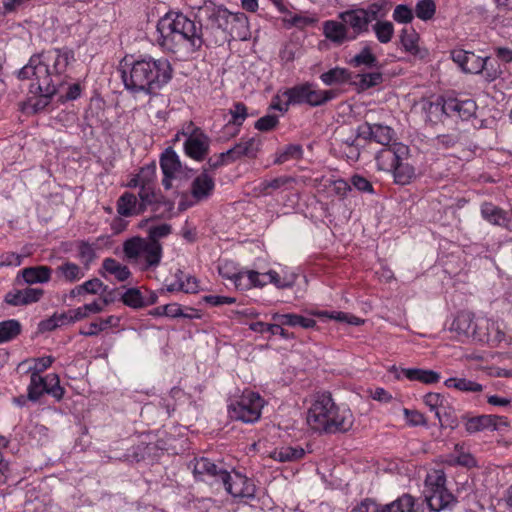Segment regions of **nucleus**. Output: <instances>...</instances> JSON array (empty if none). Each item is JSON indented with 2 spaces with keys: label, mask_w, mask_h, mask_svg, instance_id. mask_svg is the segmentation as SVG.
Here are the masks:
<instances>
[{
  "label": "nucleus",
  "mask_w": 512,
  "mask_h": 512,
  "mask_svg": "<svg viewBox=\"0 0 512 512\" xmlns=\"http://www.w3.org/2000/svg\"><path fill=\"white\" fill-rule=\"evenodd\" d=\"M161 46L175 54L189 55L204 44L202 25L182 12L169 11L157 23Z\"/></svg>",
  "instance_id": "f257e3e1"
},
{
  "label": "nucleus",
  "mask_w": 512,
  "mask_h": 512,
  "mask_svg": "<svg viewBox=\"0 0 512 512\" xmlns=\"http://www.w3.org/2000/svg\"><path fill=\"white\" fill-rule=\"evenodd\" d=\"M127 90L133 93L154 94L172 77V69L167 59L150 56L135 60L128 70L121 71Z\"/></svg>",
  "instance_id": "f03ea898"
},
{
  "label": "nucleus",
  "mask_w": 512,
  "mask_h": 512,
  "mask_svg": "<svg viewBox=\"0 0 512 512\" xmlns=\"http://www.w3.org/2000/svg\"><path fill=\"white\" fill-rule=\"evenodd\" d=\"M309 427L320 433H344L354 423L350 409L337 406L329 392L317 393L307 413Z\"/></svg>",
  "instance_id": "7ed1b4c3"
},
{
  "label": "nucleus",
  "mask_w": 512,
  "mask_h": 512,
  "mask_svg": "<svg viewBox=\"0 0 512 512\" xmlns=\"http://www.w3.org/2000/svg\"><path fill=\"white\" fill-rule=\"evenodd\" d=\"M37 89L59 92L66 83L65 74L68 65L74 60V54L69 49H52L37 55Z\"/></svg>",
  "instance_id": "20e7f679"
},
{
  "label": "nucleus",
  "mask_w": 512,
  "mask_h": 512,
  "mask_svg": "<svg viewBox=\"0 0 512 512\" xmlns=\"http://www.w3.org/2000/svg\"><path fill=\"white\" fill-rule=\"evenodd\" d=\"M171 231L172 227L167 223L151 226L148 230V239L135 236L123 243L124 255L130 261H137L143 257L146 268L158 266L162 258V246L159 239L167 237Z\"/></svg>",
  "instance_id": "39448f33"
},
{
  "label": "nucleus",
  "mask_w": 512,
  "mask_h": 512,
  "mask_svg": "<svg viewBox=\"0 0 512 512\" xmlns=\"http://www.w3.org/2000/svg\"><path fill=\"white\" fill-rule=\"evenodd\" d=\"M378 159L390 161L394 182L398 185H407L415 178V167L410 159V149L402 143H394L381 150Z\"/></svg>",
  "instance_id": "423d86ee"
},
{
  "label": "nucleus",
  "mask_w": 512,
  "mask_h": 512,
  "mask_svg": "<svg viewBox=\"0 0 512 512\" xmlns=\"http://www.w3.org/2000/svg\"><path fill=\"white\" fill-rule=\"evenodd\" d=\"M446 477L442 470L429 473L425 480V499L432 511L439 512L457 502L456 498L445 487Z\"/></svg>",
  "instance_id": "0eeeda50"
},
{
  "label": "nucleus",
  "mask_w": 512,
  "mask_h": 512,
  "mask_svg": "<svg viewBox=\"0 0 512 512\" xmlns=\"http://www.w3.org/2000/svg\"><path fill=\"white\" fill-rule=\"evenodd\" d=\"M262 408L263 400L260 395L249 391L244 392L239 400L228 406V413L231 419L254 423L259 420Z\"/></svg>",
  "instance_id": "6e6552de"
},
{
  "label": "nucleus",
  "mask_w": 512,
  "mask_h": 512,
  "mask_svg": "<svg viewBox=\"0 0 512 512\" xmlns=\"http://www.w3.org/2000/svg\"><path fill=\"white\" fill-rule=\"evenodd\" d=\"M44 393L50 394L57 401L63 398L64 388L60 386L58 375L49 374L46 377H42L37 371H32L28 387V398L31 401H37Z\"/></svg>",
  "instance_id": "1a4fd4ad"
},
{
  "label": "nucleus",
  "mask_w": 512,
  "mask_h": 512,
  "mask_svg": "<svg viewBox=\"0 0 512 512\" xmlns=\"http://www.w3.org/2000/svg\"><path fill=\"white\" fill-rule=\"evenodd\" d=\"M190 466H192L195 478L209 484L221 483L223 479H229V472L218 467L207 458L195 459Z\"/></svg>",
  "instance_id": "9d476101"
},
{
  "label": "nucleus",
  "mask_w": 512,
  "mask_h": 512,
  "mask_svg": "<svg viewBox=\"0 0 512 512\" xmlns=\"http://www.w3.org/2000/svg\"><path fill=\"white\" fill-rule=\"evenodd\" d=\"M225 490L235 498L253 499L255 497L256 487L252 480L240 473H229V479H223Z\"/></svg>",
  "instance_id": "9b49d317"
},
{
  "label": "nucleus",
  "mask_w": 512,
  "mask_h": 512,
  "mask_svg": "<svg viewBox=\"0 0 512 512\" xmlns=\"http://www.w3.org/2000/svg\"><path fill=\"white\" fill-rule=\"evenodd\" d=\"M480 212L483 219L490 224L512 232V210H504L491 202H484Z\"/></svg>",
  "instance_id": "f8f14e48"
},
{
  "label": "nucleus",
  "mask_w": 512,
  "mask_h": 512,
  "mask_svg": "<svg viewBox=\"0 0 512 512\" xmlns=\"http://www.w3.org/2000/svg\"><path fill=\"white\" fill-rule=\"evenodd\" d=\"M184 149L189 157L203 160L209 151V138L200 128H194L185 140Z\"/></svg>",
  "instance_id": "ddd939ff"
},
{
  "label": "nucleus",
  "mask_w": 512,
  "mask_h": 512,
  "mask_svg": "<svg viewBox=\"0 0 512 512\" xmlns=\"http://www.w3.org/2000/svg\"><path fill=\"white\" fill-rule=\"evenodd\" d=\"M477 106L471 99L459 100L457 98H447L443 100L442 112L449 117L458 116L462 119L471 118L476 112Z\"/></svg>",
  "instance_id": "4468645a"
},
{
  "label": "nucleus",
  "mask_w": 512,
  "mask_h": 512,
  "mask_svg": "<svg viewBox=\"0 0 512 512\" xmlns=\"http://www.w3.org/2000/svg\"><path fill=\"white\" fill-rule=\"evenodd\" d=\"M339 19L344 22L347 29H352L353 36L351 39H355L358 35L369 31V22L362 11V8H354L343 11L339 14Z\"/></svg>",
  "instance_id": "2eb2a0df"
},
{
  "label": "nucleus",
  "mask_w": 512,
  "mask_h": 512,
  "mask_svg": "<svg viewBox=\"0 0 512 512\" xmlns=\"http://www.w3.org/2000/svg\"><path fill=\"white\" fill-rule=\"evenodd\" d=\"M142 205H145V210L150 209L154 218L159 219L171 218L174 210V202L157 192H153V197H149L148 201L142 200Z\"/></svg>",
  "instance_id": "dca6fc26"
},
{
  "label": "nucleus",
  "mask_w": 512,
  "mask_h": 512,
  "mask_svg": "<svg viewBox=\"0 0 512 512\" xmlns=\"http://www.w3.org/2000/svg\"><path fill=\"white\" fill-rule=\"evenodd\" d=\"M215 188V182L211 175L208 174V169L204 168L191 183V195L196 202L208 199Z\"/></svg>",
  "instance_id": "f3484780"
},
{
  "label": "nucleus",
  "mask_w": 512,
  "mask_h": 512,
  "mask_svg": "<svg viewBox=\"0 0 512 512\" xmlns=\"http://www.w3.org/2000/svg\"><path fill=\"white\" fill-rule=\"evenodd\" d=\"M200 10L212 28L221 29L222 31L227 28V21H229L228 19L232 12L228 11L225 7L208 2Z\"/></svg>",
  "instance_id": "a211bd4d"
},
{
  "label": "nucleus",
  "mask_w": 512,
  "mask_h": 512,
  "mask_svg": "<svg viewBox=\"0 0 512 512\" xmlns=\"http://www.w3.org/2000/svg\"><path fill=\"white\" fill-rule=\"evenodd\" d=\"M228 20L227 28L224 29V32L229 34L232 39L246 40L250 37L249 22L244 13H231Z\"/></svg>",
  "instance_id": "6ab92c4d"
},
{
  "label": "nucleus",
  "mask_w": 512,
  "mask_h": 512,
  "mask_svg": "<svg viewBox=\"0 0 512 512\" xmlns=\"http://www.w3.org/2000/svg\"><path fill=\"white\" fill-rule=\"evenodd\" d=\"M219 272L223 277L233 280L235 287L240 290L250 289L251 287H263L267 283V281L260 279L261 275L256 271L239 272L230 275L229 273H224L222 268H219Z\"/></svg>",
  "instance_id": "aec40b11"
},
{
  "label": "nucleus",
  "mask_w": 512,
  "mask_h": 512,
  "mask_svg": "<svg viewBox=\"0 0 512 512\" xmlns=\"http://www.w3.org/2000/svg\"><path fill=\"white\" fill-rule=\"evenodd\" d=\"M231 120L224 126V136H220V138L236 136L243 122L248 116L247 107L242 102H236L233 105V108L230 109Z\"/></svg>",
  "instance_id": "412c9836"
},
{
  "label": "nucleus",
  "mask_w": 512,
  "mask_h": 512,
  "mask_svg": "<svg viewBox=\"0 0 512 512\" xmlns=\"http://www.w3.org/2000/svg\"><path fill=\"white\" fill-rule=\"evenodd\" d=\"M260 145L261 140L256 137H252L247 140H242L234 145V147L228 150V154H230L233 162L242 157L255 158L259 152Z\"/></svg>",
  "instance_id": "4be33fe9"
},
{
  "label": "nucleus",
  "mask_w": 512,
  "mask_h": 512,
  "mask_svg": "<svg viewBox=\"0 0 512 512\" xmlns=\"http://www.w3.org/2000/svg\"><path fill=\"white\" fill-rule=\"evenodd\" d=\"M145 211V205H142V199L138 201L137 197L129 192H125L117 201V212L124 217L139 215Z\"/></svg>",
  "instance_id": "5701e85b"
},
{
  "label": "nucleus",
  "mask_w": 512,
  "mask_h": 512,
  "mask_svg": "<svg viewBox=\"0 0 512 512\" xmlns=\"http://www.w3.org/2000/svg\"><path fill=\"white\" fill-rule=\"evenodd\" d=\"M155 177L156 165L154 163L141 168L138 173L141 182V189L138 193L139 199L148 201L149 197H153Z\"/></svg>",
  "instance_id": "b1692460"
},
{
  "label": "nucleus",
  "mask_w": 512,
  "mask_h": 512,
  "mask_svg": "<svg viewBox=\"0 0 512 512\" xmlns=\"http://www.w3.org/2000/svg\"><path fill=\"white\" fill-rule=\"evenodd\" d=\"M498 421H502V417L496 415H480L467 419L465 428L469 433L479 432L488 428L497 430Z\"/></svg>",
  "instance_id": "393cba45"
},
{
  "label": "nucleus",
  "mask_w": 512,
  "mask_h": 512,
  "mask_svg": "<svg viewBox=\"0 0 512 512\" xmlns=\"http://www.w3.org/2000/svg\"><path fill=\"white\" fill-rule=\"evenodd\" d=\"M323 33L327 39L336 43L342 44L346 40L351 39L348 36V29L344 22H337L328 20L323 24Z\"/></svg>",
  "instance_id": "a878e982"
},
{
  "label": "nucleus",
  "mask_w": 512,
  "mask_h": 512,
  "mask_svg": "<svg viewBox=\"0 0 512 512\" xmlns=\"http://www.w3.org/2000/svg\"><path fill=\"white\" fill-rule=\"evenodd\" d=\"M272 319L275 322H279L280 325L284 326H290V327H297L300 326L305 329L313 328L316 326V321L312 318H306L298 314L293 313H287V314H280V313H274L272 314Z\"/></svg>",
  "instance_id": "bb28decb"
},
{
  "label": "nucleus",
  "mask_w": 512,
  "mask_h": 512,
  "mask_svg": "<svg viewBox=\"0 0 512 512\" xmlns=\"http://www.w3.org/2000/svg\"><path fill=\"white\" fill-rule=\"evenodd\" d=\"M349 64L354 68L363 66L369 69H379L381 67L377 57L374 55L372 48L369 45H365L359 53L354 55L350 59Z\"/></svg>",
  "instance_id": "cd10ccee"
},
{
  "label": "nucleus",
  "mask_w": 512,
  "mask_h": 512,
  "mask_svg": "<svg viewBox=\"0 0 512 512\" xmlns=\"http://www.w3.org/2000/svg\"><path fill=\"white\" fill-rule=\"evenodd\" d=\"M474 327L472 314L468 312L459 313L450 326V331L455 332L459 337H471Z\"/></svg>",
  "instance_id": "c85d7f7f"
},
{
  "label": "nucleus",
  "mask_w": 512,
  "mask_h": 512,
  "mask_svg": "<svg viewBox=\"0 0 512 512\" xmlns=\"http://www.w3.org/2000/svg\"><path fill=\"white\" fill-rule=\"evenodd\" d=\"M52 269L48 266L27 267L21 271L25 283L32 285L36 283H46L51 278Z\"/></svg>",
  "instance_id": "c756f323"
},
{
  "label": "nucleus",
  "mask_w": 512,
  "mask_h": 512,
  "mask_svg": "<svg viewBox=\"0 0 512 512\" xmlns=\"http://www.w3.org/2000/svg\"><path fill=\"white\" fill-rule=\"evenodd\" d=\"M401 373L411 381H419L424 384H433L440 380V374L433 370L404 368Z\"/></svg>",
  "instance_id": "7c9ffc66"
},
{
  "label": "nucleus",
  "mask_w": 512,
  "mask_h": 512,
  "mask_svg": "<svg viewBox=\"0 0 512 512\" xmlns=\"http://www.w3.org/2000/svg\"><path fill=\"white\" fill-rule=\"evenodd\" d=\"M56 275L61 280L73 283L81 280L85 276V272L79 265L67 261L56 268Z\"/></svg>",
  "instance_id": "2f4dec72"
},
{
  "label": "nucleus",
  "mask_w": 512,
  "mask_h": 512,
  "mask_svg": "<svg viewBox=\"0 0 512 512\" xmlns=\"http://www.w3.org/2000/svg\"><path fill=\"white\" fill-rule=\"evenodd\" d=\"M160 166L163 175H175L181 169V163L176 152L172 148H167L160 158Z\"/></svg>",
  "instance_id": "473e14b6"
},
{
  "label": "nucleus",
  "mask_w": 512,
  "mask_h": 512,
  "mask_svg": "<svg viewBox=\"0 0 512 512\" xmlns=\"http://www.w3.org/2000/svg\"><path fill=\"white\" fill-rule=\"evenodd\" d=\"M249 328L257 333L269 332L272 335H280L284 339L294 338V333H290L285 330L279 322H275L274 324H266L264 322L258 321L251 323Z\"/></svg>",
  "instance_id": "72a5a7b5"
},
{
  "label": "nucleus",
  "mask_w": 512,
  "mask_h": 512,
  "mask_svg": "<svg viewBox=\"0 0 512 512\" xmlns=\"http://www.w3.org/2000/svg\"><path fill=\"white\" fill-rule=\"evenodd\" d=\"M381 512H415L414 498L404 494L395 501L381 506Z\"/></svg>",
  "instance_id": "f704fd0d"
},
{
  "label": "nucleus",
  "mask_w": 512,
  "mask_h": 512,
  "mask_svg": "<svg viewBox=\"0 0 512 512\" xmlns=\"http://www.w3.org/2000/svg\"><path fill=\"white\" fill-rule=\"evenodd\" d=\"M305 455V451L301 447H281L275 449L271 453V458L280 462H291L301 459Z\"/></svg>",
  "instance_id": "c9c22d12"
},
{
  "label": "nucleus",
  "mask_w": 512,
  "mask_h": 512,
  "mask_svg": "<svg viewBox=\"0 0 512 512\" xmlns=\"http://www.w3.org/2000/svg\"><path fill=\"white\" fill-rule=\"evenodd\" d=\"M102 268L107 273L114 275L115 278L120 282L127 280L131 275V272L128 269V267L120 264L114 258L104 259L102 263Z\"/></svg>",
  "instance_id": "e433bc0d"
},
{
  "label": "nucleus",
  "mask_w": 512,
  "mask_h": 512,
  "mask_svg": "<svg viewBox=\"0 0 512 512\" xmlns=\"http://www.w3.org/2000/svg\"><path fill=\"white\" fill-rule=\"evenodd\" d=\"M494 328V321L486 318H479L474 321L472 339L479 342H489V335Z\"/></svg>",
  "instance_id": "4c0bfd02"
},
{
  "label": "nucleus",
  "mask_w": 512,
  "mask_h": 512,
  "mask_svg": "<svg viewBox=\"0 0 512 512\" xmlns=\"http://www.w3.org/2000/svg\"><path fill=\"white\" fill-rule=\"evenodd\" d=\"M33 88H35V92L39 93V96L30 98L28 102L34 113L44 110L50 104L51 98L58 93H48L42 89H37V83L31 85V92H33Z\"/></svg>",
  "instance_id": "58836bf2"
},
{
  "label": "nucleus",
  "mask_w": 512,
  "mask_h": 512,
  "mask_svg": "<svg viewBox=\"0 0 512 512\" xmlns=\"http://www.w3.org/2000/svg\"><path fill=\"white\" fill-rule=\"evenodd\" d=\"M320 79L326 85L342 84L350 80V72L345 68L335 67L321 74Z\"/></svg>",
  "instance_id": "ea45409f"
},
{
  "label": "nucleus",
  "mask_w": 512,
  "mask_h": 512,
  "mask_svg": "<svg viewBox=\"0 0 512 512\" xmlns=\"http://www.w3.org/2000/svg\"><path fill=\"white\" fill-rule=\"evenodd\" d=\"M448 388H455L463 392H481L483 386L466 378H449L444 382Z\"/></svg>",
  "instance_id": "a19ab883"
},
{
  "label": "nucleus",
  "mask_w": 512,
  "mask_h": 512,
  "mask_svg": "<svg viewBox=\"0 0 512 512\" xmlns=\"http://www.w3.org/2000/svg\"><path fill=\"white\" fill-rule=\"evenodd\" d=\"M309 87L310 83H305L286 90L284 96L287 97L288 104H307Z\"/></svg>",
  "instance_id": "79ce46f5"
},
{
  "label": "nucleus",
  "mask_w": 512,
  "mask_h": 512,
  "mask_svg": "<svg viewBox=\"0 0 512 512\" xmlns=\"http://www.w3.org/2000/svg\"><path fill=\"white\" fill-rule=\"evenodd\" d=\"M307 104L310 106H321L336 97L333 90H317L310 84Z\"/></svg>",
  "instance_id": "37998d69"
},
{
  "label": "nucleus",
  "mask_w": 512,
  "mask_h": 512,
  "mask_svg": "<svg viewBox=\"0 0 512 512\" xmlns=\"http://www.w3.org/2000/svg\"><path fill=\"white\" fill-rule=\"evenodd\" d=\"M387 5L388 3L384 0L373 2L367 5V7L362 8L364 15L366 16L369 23L373 21H380V18H383L387 13Z\"/></svg>",
  "instance_id": "c03bdc74"
},
{
  "label": "nucleus",
  "mask_w": 512,
  "mask_h": 512,
  "mask_svg": "<svg viewBox=\"0 0 512 512\" xmlns=\"http://www.w3.org/2000/svg\"><path fill=\"white\" fill-rule=\"evenodd\" d=\"M21 331V325L17 320L11 319L0 322V343L15 338Z\"/></svg>",
  "instance_id": "a18cd8bd"
},
{
  "label": "nucleus",
  "mask_w": 512,
  "mask_h": 512,
  "mask_svg": "<svg viewBox=\"0 0 512 512\" xmlns=\"http://www.w3.org/2000/svg\"><path fill=\"white\" fill-rule=\"evenodd\" d=\"M372 28L377 40L382 44L390 42L394 35V26L390 21H377Z\"/></svg>",
  "instance_id": "49530a36"
},
{
  "label": "nucleus",
  "mask_w": 512,
  "mask_h": 512,
  "mask_svg": "<svg viewBox=\"0 0 512 512\" xmlns=\"http://www.w3.org/2000/svg\"><path fill=\"white\" fill-rule=\"evenodd\" d=\"M400 41L405 51L413 55H417L419 53V47L417 45L418 35L414 29H402Z\"/></svg>",
  "instance_id": "de8ad7c7"
},
{
  "label": "nucleus",
  "mask_w": 512,
  "mask_h": 512,
  "mask_svg": "<svg viewBox=\"0 0 512 512\" xmlns=\"http://www.w3.org/2000/svg\"><path fill=\"white\" fill-rule=\"evenodd\" d=\"M488 64V57L482 58L477 56L475 53L470 52L463 72L473 74L481 73L483 70H488Z\"/></svg>",
  "instance_id": "09e8293b"
},
{
  "label": "nucleus",
  "mask_w": 512,
  "mask_h": 512,
  "mask_svg": "<svg viewBox=\"0 0 512 512\" xmlns=\"http://www.w3.org/2000/svg\"><path fill=\"white\" fill-rule=\"evenodd\" d=\"M123 303L131 308L145 307L144 296L138 288H129L121 297Z\"/></svg>",
  "instance_id": "8fccbe9b"
},
{
  "label": "nucleus",
  "mask_w": 512,
  "mask_h": 512,
  "mask_svg": "<svg viewBox=\"0 0 512 512\" xmlns=\"http://www.w3.org/2000/svg\"><path fill=\"white\" fill-rule=\"evenodd\" d=\"M435 12L436 5L433 0H418L415 6L416 16L423 21L432 19Z\"/></svg>",
  "instance_id": "3c124183"
},
{
  "label": "nucleus",
  "mask_w": 512,
  "mask_h": 512,
  "mask_svg": "<svg viewBox=\"0 0 512 512\" xmlns=\"http://www.w3.org/2000/svg\"><path fill=\"white\" fill-rule=\"evenodd\" d=\"M435 416L437 417L441 427L453 428L457 425L454 410L450 407L448 401L445 403V408H440L435 412Z\"/></svg>",
  "instance_id": "603ef678"
},
{
  "label": "nucleus",
  "mask_w": 512,
  "mask_h": 512,
  "mask_svg": "<svg viewBox=\"0 0 512 512\" xmlns=\"http://www.w3.org/2000/svg\"><path fill=\"white\" fill-rule=\"evenodd\" d=\"M394 138V131L389 126L374 124L373 140L381 145L388 146Z\"/></svg>",
  "instance_id": "864d4df0"
},
{
  "label": "nucleus",
  "mask_w": 512,
  "mask_h": 512,
  "mask_svg": "<svg viewBox=\"0 0 512 512\" xmlns=\"http://www.w3.org/2000/svg\"><path fill=\"white\" fill-rule=\"evenodd\" d=\"M103 311V305L99 302L94 301L89 304H85L82 307L73 310V316L70 320H82L87 318L90 314H96Z\"/></svg>",
  "instance_id": "5fc2aeb1"
},
{
  "label": "nucleus",
  "mask_w": 512,
  "mask_h": 512,
  "mask_svg": "<svg viewBox=\"0 0 512 512\" xmlns=\"http://www.w3.org/2000/svg\"><path fill=\"white\" fill-rule=\"evenodd\" d=\"M358 85L362 90L375 87L383 82V74L380 71L359 74Z\"/></svg>",
  "instance_id": "6e6d98bb"
},
{
  "label": "nucleus",
  "mask_w": 512,
  "mask_h": 512,
  "mask_svg": "<svg viewBox=\"0 0 512 512\" xmlns=\"http://www.w3.org/2000/svg\"><path fill=\"white\" fill-rule=\"evenodd\" d=\"M114 321H118V319L114 316H109L105 319H100L99 322H92L89 325V330H81L80 334L86 337L95 336L109 326L114 325Z\"/></svg>",
  "instance_id": "4d7b16f0"
},
{
  "label": "nucleus",
  "mask_w": 512,
  "mask_h": 512,
  "mask_svg": "<svg viewBox=\"0 0 512 512\" xmlns=\"http://www.w3.org/2000/svg\"><path fill=\"white\" fill-rule=\"evenodd\" d=\"M302 152V147L300 145L290 144L286 146L283 151L278 153L274 163L283 164L289 159H299L302 156Z\"/></svg>",
  "instance_id": "13d9d810"
},
{
  "label": "nucleus",
  "mask_w": 512,
  "mask_h": 512,
  "mask_svg": "<svg viewBox=\"0 0 512 512\" xmlns=\"http://www.w3.org/2000/svg\"><path fill=\"white\" fill-rule=\"evenodd\" d=\"M392 17L398 23L407 24L412 22L414 15L411 8L407 5L400 4L395 7Z\"/></svg>",
  "instance_id": "bf43d9fd"
},
{
  "label": "nucleus",
  "mask_w": 512,
  "mask_h": 512,
  "mask_svg": "<svg viewBox=\"0 0 512 512\" xmlns=\"http://www.w3.org/2000/svg\"><path fill=\"white\" fill-rule=\"evenodd\" d=\"M292 179L290 177L281 176L274 178L272 180H265L260 184L261 192L268 195L270 192L269 189L278 190L289 183Z\"/></svg>",
  "instance_id": "052dcab7"
},
{
  "label": "nucleus",
  "mask_w": 512,
  "mask_h": 512,
  "mask_svg": "<svg viewBox=\"0 0 512 512\" xmlns=\"http://www.w3.org/2000/svg\"><path fill=\"white\" fill-rule=\"evenodd\" d=\"M278 123H279L278 116L268 114V115H265V116L259 118L255 122L254 127H255V129H257L259 131L268 132V131L273 130L278 125Z\"/></svg>",
  "instance_id": "680f3d73"
},
{
  "label": "nucleus",
  "mask_w": 512,
  "mask_h": 512,
  "mask_svg": "<svg viewBox=\"0 0 512 512\" xmlns=\"http://www.w3.org/2000/svg\"><path fill=\"white\" fill-rule=\"evenodd\" d=\"M446 402L447 399L439 393H428L424 396V403L435 412L440 408H445Z\"/></svg>",
  "instance_id": "e2e57ef3"
},
{
  "label": "nucleus",
  "mask_w": 512,
  "mask_h": 512,
  "mask_svg": "<svg viewBox=\"0 0 512 512\" xmlns=\"http://www.w3.org/2000/svg\"><path fill=\"white\" fill-rule=\"evenodd\" d=\"M79 257L88 269L89 265L93 262L96 257V253L92 245L87 242H81L79 245Z\"/></svg>",
  "instance_id": "0e129e2a"
},
{
  "label": "nucleus",
  "mask_w": 512,
  "mask_h": 512,
  "mask_svg": "<svg viewBox=\"0 0 512 512\" xmlns=\"http://www.w3.org/2000/svg\"><path fill=\"white\" fill-rule=\"evenodd\" d=\"M351 185L360 192L374 193L371 182L361 175H353L351 177Z\"/></svg>",
  "instance_id": "69168bd1"
},
{
  "label": "nucleus",
  "mask_w": 512,
  "mask_h": 512,
  "mask_svg": "<svg viewBox=\"0 0 512 512\" xmlns=\"http://www.w3.org/2000/svg\"><path fill=\"white\" fill-rule=\"evenodd\" d=\"M36 68H38V58H37V55H34L30 58L29 63L19 71V74H18L19 78L28 79L31 76H33L35 78V80L37 81Z\"/></svg>",
  "instance_id": "338daca9"
},
{
  "label": "nucleus",
  "mask_w": 512,
  "mask_h": 512,
  "mask_svg": "<svg viewBox=\"0 0 512 512\" xmlns=\"http://www.w3.org/2000/svg\"><path fill=\"white\" fill-rule=\"evenodd\" d=\"M351 512H381V507L371 498H366L352 508Z\"/></svg>",
  "instance_id": "774afa93"
}]
</instances>
